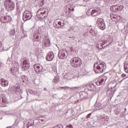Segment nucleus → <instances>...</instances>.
<instances>
[{"label":"nucleus","mask_w":128,"mask_h":128,"mask_svg":"<svg viewBox=\"0 0 128 128\" xmlns=\"http://www.w3.org/2000/svg\"><path fill=\"white\" fill-rule=\"evenodd\" d=\"M66 16H68V18H71V16H72V12H70V11H69L68 12H66Z\"/></svg>","instance_id":"obj_28"},{"label":"nucleus","mask_w":128,"mask_h":128,"mask_svg":"<svg viewBox=\"0 0 128 128\" xmlns=\"http://www.w3.org/2000/svg\"><path fill=\"white\" fill-rule=\"evenodd\" d=\"M70 38H72V37H70Z\"/></svg>","instance_id":"obj_47"},{"label":"nucleus","mask_w":128,"mask_h":128,"mask_svg":"<svg viewBox=\"0 0 128 128\" xmlns=\"http://www.w3.org/2000/svg\"><path fill=\"white\" fill-rule=\"evenodd\" d=\"M68 10H70V8H68Z\"/></svg>","instance_id":"obj_45"},{"label":"nucleus","mask_w":128,"mask_h":128,"mask_svg":"<svg viewBox=\"0 0 128 128\" xmlns=\"http://www.w3.org/2000/svg\"><path fill=\"white\" fill-rule=\"evenodd\" d=\"M42 4H44V0H42Z\"/></svg>","instance_id":"obj_44"},{"label":"nucleus","mask_w":128,"mask_h":128,"mask_svg":"<svg viewBox=\"0 0 128 128\" xmlns=\"http://www.w3.org/2000/svg\"><path fill=\"white\" fill-rule=\"evenodd\" d=\"M27 32H28L26 31L23 32L24 34L22 36V38H28V34H26Z\"/></svg>","instance_id":"obj_29"},{"label":"nucleus","mask_w":128,"mask_h":128,"mask_svg":"<svg viewBox=\"0 0 128 128\" xmlns=\"http://www.w3.org/2000/svg\"><path fill=\"white\" fill-rule=\"evenodd\" d=\"M3 22H12V17L10 16H3L0 18Z\"/></svg>","instance_id":"obj_14"},{"label":"nucleus","mask_w":128,"mask_h":128,"mask_svg":"<svg viewBox=\"0 0 128 128\" xmlns=\"http://www.w3.org/2000/svg\"><path fill=\"white\" fill-rule=\"evenodd\" d=\"M122 8H124V6L120 5L119 6V10H122Z\"/></svg>","instance_id":"obj_35"},{"label":"nucleus","mask_w":128,"mask_h":128,"mask_svg":"<svg viewBox=\"0 0 128 128\" xmlns=\"http://www.w3.org/2000/svg\"><path fill=\"white\" fill-rule=\"evenodd\" d=\"M43 44L44 46L48 48V46H50V40L48 38H46L44 40Z\"/></svg>","instance_id":"obj_20"},{"label":"nucleus","mask_w":128,"mask_h":128,"mask_svg":"<svg viewBox=\"0 0 128 128\" xmlns=\"http://www.w3.org/2000/svg\"><path fill=\"white\" fill-rule=\"evenodd\" d=\"M92 113H90V114H88V116L86 117V118L87 120H88V118H90V116H92Z\"/></svg>","instance_id":"obj_33"},{"label":"nucleus","mask_w":128,"mask_h":128,"mask_svg":"<svg viewBox=\"0 0 128 128\" xmlns=\"http://www.w3.org/2000/svg\"><path fill=\"white\" fill-rule=\"evenodd\" d=\"M54 52L50 51L48 54V55L46 57V60L48 62H50L51 60H54Z\"/></svg>","instance_id":"obj_11"},{"label":"nucleus","mask_w":128,"mask_h":128,"mask_svg":"<svg viewBox=\"0 0 128 128\" xmlns=\"http://www.w3.org/2000/svg\"><path fill=\"white\" fill-rule=\"evenodd\" d=\"M114 40V38H112V36H105L104 40H103L104 42H109L110 44H112Z\"/></svg>","instance_id":"obj_16"},{"label":"nucleus","mask_w":128,"mask_h":128,"mask_svg":"<svg viewBox=\"0 0 128 128\" xmlns=\"http://www.w3.org/2000/svg\"><path fill=\"white\" fill-rule=\"evenodd\" d=\"M39 38H40V36H36L35 40H36V42H38V40H40Z\"/></svg>","instance_id":"obj_34"},{"label":"nucleus","mask_w":128,"mask_h":128,"mask_svg":"<svg viewBox=\"0 0 128 128\" xmlns=\"http://www.w3.org/2000/svg\"><path fill=\"white\" fill-rule=\"evenodd\" d=\"M94 71L96 74H102L104 70L106 68V63L102 60H98L94 65Z\"/></svg>","instance_id":"obj_1"},{"label":"nucleus","mask_w":128,"mask_h":128,"mask_svg":"<svg viewBox=\"0 0 128 128\" xmlns=\"http://www.w3.org/2000/svg\"><path fill=\"white\" fill-rule=\"evenodd\" d=\"M100 10L98 9H93L91 11V15L92 16H100Z\"/></svg>","instance_id":"obj_18"},{"label":"nucleus","mask_w":128,"mask_h":128,"mask_svg":"<svg viewBox=\"0 0 128 128\" xmlns=\"http://www.w3.org/2000/svg\"><path fill=\"white\" fill-rule=\"evenodd\" d=\"M2 102H4V104H6V100H4V98L2 99Z\"/></svg>","instance_id":"obj_38"},{"label":"nucleus","mask_w":128,"mask_h":128,"mask_svg":"<svg viewBox=\"0 0 128 128\" xmlns=\"http://www.w3.org/2000/svg\"><path fill=\"white\" fill-rule=\"evenodd\" d=\"M4 6L6 7V10H14V8H16L14 2L10 0H7L5 2Z\"/></svg>","instance_id":"obj_4"},{"label":"nucleus","mask_w":128,"mask_h":128,"mask_svg":"<svg viewBox=\"0 0 128 128\" xmlns=\"http://www.w3.org/2000/svg\"><path fill=\"white\" fill-rule=\"evenodd\" d=\"M10 34H11V36H14V34H16V30H12L10 32Z\"/></svg>","instance_id":"obj_31"},{"label":"nucleus","mask_w":128,"mask_h":128,"mask_svg":"<svg viewBox=\"0 0 128 128\" xmlns=\"http://www.w3.org/2000/svg\"><path fill=\"white\" fill-rule=\"evenodd\" d=\"M106 94L108 98H112L114 96V94H112V89H109L106 92Z\"/></svg>","instance_id":"obj_22"},{"label":"nucleus","mask_w":128,"mask_h":128,"mask_svg":"<svg viewBox=\"0 0 128 128\" xmlns=\"http://www.w3.org/2000/svg\"><path fill=\"white\" fill-rule=\"evenodd\" d=\"M62 88H64V87H62Z\"/></svg>","instance_id":"obj_48"},{"label":"nucleus","mask_w":128,"mask_h":128,"mask_svg":"<svg viewBox=\"0 0 128 128\" xmlns=\"http://www.w3.org/2000/svg\"><path fill=\"white\" fill-rule=\"evenodd\" d=\"M88 86L90 90H96V86L93 84H89Z\"/></svg>","instance_id":"obj_23"},{"label":"nucleus","mask_w":128,"mask_h":128,"mask_svg":"<svg viewBox=\"0 0 128 128\" xmlns=\"http://www.w3.org/2000/svg\"><path fill=\"white\" fill-rule=\"evenodd\" d=\"M106 44V42H104V40H100L98 44H96V48L98 50H102L104 48L102 46H104Z\"/></svg>","instance_id":"obj_15"},{"label":"nucleus","mask_w":128,"mask_h":128,"mask_svg":"<svg viewBox=\"0 0 128 128\" xmlns=\"http://www.w3.org/2000/svg\"><path fill=\"white\" fill-rule=\"evenodd\" d=\"M125 110H126V108H125Z\"/></svg>","instance_id":"obj_46"},{"label":"nucleus","mask_w":128,"mask_h":128,"mask_svg":"<svg viewBox=\"0 0 128 128\" xmlns=\"http://www.w3.org/2000/svg\"><path fill=\"white\" fill-rule=\"evenodd\" d=\"M96 106L98 107V106H102V104H100V103H98L96 102L95 104Z\"/></svg>","instance_id":"obj_32"},{"label":"nucleus","mask_w":128,"mask_h":128,"mask_svg":"<svg viewBox=\"0 0 128 128\" xmlns=\"http://www.w3.org/2000/svg\"><path fill=\"white\" fill-rule=\"evenodd\" d=\"M14 90L16 92H20L21 90L20 86H17L15 88Z\"/></svg>","instance_id":"obj_30"},{"label":"nucleus","mask_w":128,"mask_h":128,"mask_svg":"<svg viewBox=\"0 0 128 128\" xmlns=\"http://www.w3.org/2000/svg\"><path fill=\"white\" fill-rule=\"evenodd\" d=\"M39 120L40 122H46V120H48V119L46 118V116H40Z\"/></svg>","instance_id":"obj_26"},{"label":"nucleus","mask_w":128,"mask_h":128,"mask_svg":"<svg viewBox=\"0 0 128 128\" xmlns=\"http://www.w3.org/2000/svg\"><path fill=\"white\" fill-rule=\"evenodd\" d=\"M34 68L35 72H37V74H40V72H42V68H40V66L34 64Z\"/></svg>","instance_id":"obj_13"},{"label":"nucleus","mask_w":128,"mask_h":128,"mask_svg":"<svg viewBox=\"0 0 128 128\" xmlns=\"http://www.w3.org/2000/svg\"><path fill=\"white\" fill-rule=\"evenodd\" d=\"M26 80V76H22L20 78V82H24Z\"/></svg>","instance_id":"obj_27"},{"label":"nucleus","mask_w":128,"mask_h":128,"mask_svg":"<svg viewBox=\"0 0 128 128\" xmlns=\"http://www.w3.org/2000/svg\"><path fill=\"white\" fill-rule=\"evenodd\" d=\"M32 13L28 11V10H25L23 13V20L24 22H26V20H30L32 18Z\"/></svg>","instance_id":"obj_7"},{"label":"nucleus","mask_w":128,"mask_h":128,"mask_svg":"<svg viewBox=\"0 0 128 128\" xmlns=\"http://www.w3.org/2000/svg\"><path fill=\"white\" fill-rule=\"evenodd\" d=\"M80 97L82 100H86L87 98H90L88 96V94L86 93V92H82L79 94Z\"/></svg>","instance_id":"obj_12"},{"label":"nucleus","mask_w":128,"mask_h":128,"mask_svg":"<svg viewBox=\"0 0 128 128\" xmlns=\"http://www.w3.org/2000/svg\"><path fill=\"white\" fill-rule=\"evenodd\" d=\"M71 10H72V12L74 11V8H72Z\"/></svg>","instance_id":"obj_41"},{"label":"nucleus","mask_w":128,"mask_h":128,"mask_svg":"<svg viewBox=\"0 0 128 128\" xmlns=\"http://www.w3.org/2000/svg\"><path fill=\"white\" fill-rule=\"evenodd\" d=\"M20 68V65H18V63L17 62H14L13 64V68H12L14 72H18V68Z\"/></svg>","instance_id":"obj_19"},{"label":"nucleus","mask_w":128,"mask_h":128,"mask_svg":"<svg viewBox=\"0 0 128 128\" xmlns=\"http://www.w3.org/2000/svg\"><path fill=\"white\" fill-rule=\"evenodd\" d=\"M0 84L2 86H4V88H6L8 86V81L2 78L0 80Z\"/></svg>","instance_id":"obj_17"},{"label":"nucleus","mask_w":128,"mask_h":128,"mask_svg":"<svg viewBox=\"0 0 128 128\" xmlns=\"http://www.w3.org/2000/svg\"><path fill=\"white\" fill-rule=\"evenodd\" d=\"M44 90H47L46 88H44Z\"/></svg>","instance_id":"obj_43"},{"label":"nucleus","mask_w":128,"mask_h":128,"mask_svg":"<svg viewBox=\"0 0 128 128\" xmlns=\"http://www.w3.org/2000/svg\"><path fill=\"white\" fill-rule=\"evenodd\" d=\"M22 66V70H28L30 68V62L28 60H24L22 63H21Z\"/></svg>","instance_id":"obj_8"},{"label":"nucleus","mask_w":128,"mask_h":128,"mask_svg":"<svg viewBox=\"0 0 128 128\" xmlns=\"http://www.w3.org/2000/svg\"><path fill=\"white\" fill-rule=\"evenodd\" d=\"M97 26H98V28L104 30L106 28V24L104 20L102 18H99L96 22Z\"/></svg>","instance_id":"obj_6"},{"label":"nucleus","mask_w":128,"mask_h":128,"mask_svg":"<svg viewBox=\"0 0 128 128\" xmlns=\"http://www.w3.org/2000/svg\"><path fill=\"white\" fill-rule=\"evenodd\" d=\"M2 47V42H0V48Z\"/></svg>","instance_id":"obj_42"},{"label":"nucleus","mask_w":128,"mask_h":128,"mask_svg":"<svg viewBox=\"0 0 128 128\" xmlns=\"http://www.w3.org/2000/svg\"><path fill=\"white\" fill-rule=\"evenodd\" d=\"M124 68L126 72H128V62H126L124 64Z\"/></svg>","instance_id":"obj_25"},{"label":"nucleus","mask_w":128,"mask_h":128,"mask_svg":"<svg viewBox=\"0 0 128 128\" xmlns=\"http://www.w3.org/2000/svg\"><path fill=\"white\" fill-rule=\"evenodd\" d=\"M48 8H40L37 12L36 16L40 20H44L48 16Z\"/></svg>","instance_id":"obj_2"},{"label":"nucleus","mask_w":128,"mask_h":128,"mask_svg":"<svg viewBox=\"0 0 128 128\" xmlns=\"http://www.w3.org/2000/svg\"><path fill=\"white\" fill-rule=\"evenodd\" d=\"M70 64L73 68H78L82 66V60L80 58H74L71 60Z\"/></svg>","instance_id":"obj_3"},{"label":"nucleus","mask_w":128,"mask_h":128,"mask_svg":"<svg viewBox=\"0 0 128 128\" xmlns=\"http://www.w3.org/2000/svg\"><path fill=\"white\" fill-rule=\"evenodd\" d=\"M121 76H122V78H124V76H126V74H122V75H121Z\"/></svg>","instance_id":"obj_37"},{"label":"nucleus","mask_w":128,"mask_h":128,"mask_svg":"<svg viewBox=\"0 0 128 128\" xmlns=\"http://www.w3.org/2000/svg\"><path fill=\"white\" fill-rule=\"evenodd\" d=\"M54 26L56 28H62L64 26V21H60V19H57L54 20Z\"/></svg>","instance_id":"obj_5"},{"label":"nucleus","mask_w":128,"mask_h":128,"mask_svg":"<svg viewBox=\"0 0 128 128\" xmlns=\"http://www.w3.org/2000/svg\"><path fill=\"white\" fill-rule=\"evenodd\" d=\"M110 16L113 22H116V20L118 18V16L114 14H111Z\"/></svg>","instance_id":"obj_24"},{"label":"nucleus","mask_w":128,"mask_h":128,"mask_svg":"<svg viewBox=\"0 0 128 128\" xmlns=\"http://www.w3.org/2000/svg\"><path fill=\"white\" fill-rule=\"evenodd\" d=\"M25 126H26V128H28L30 126H32L34 124L32 122V120H28L26 124H24Z\"/></svg>","instance_id":"obj_21"},{"label":"nucleus","mask_w":128,"mask_h":128,"mask_svg":"<svg viewBox=\"0 0 128 128\" xmlns=\"http://www.w3.org/2000/svg\"><path fill=\"white\" fill-rule=\"evenodd\" d=\"M106 80H108V76H104L101 78L98 81H97L96 82V86H102V84H104Z\"/></svg>","instance_id":"obj_9"},{"label":"nucleus","mask_w":128,"mask_h":128,"mask_svg":"<svg viewBox=\"0 0 128 128\" xmlns=\"http://www.w3.org/2000/svg\"><path fill=\"white\" fill-rule=\"evenodd\" d=\"M105 108V106H101L100 108Z\"/></svg>","instance_id":"obj_40"},{"label":"nucleus","mask_w":128,"mask_h":128,"mask_svg":"<svg viewBox=\"0 0 128 128\" xmlns=\"http://www.w3.org/2000/svg\"><path fill=\"white\" fill-rule=\"evenodd\" d=\"M72 88H73V90L76 89V88H78V87L72 88H71V90H72Z\"/></svg>","instance_id":"obj_39"},{"label":"nucleus","mask_w":128,"mask_h":128,"mask_svg":"<svg viewBox=\"0 0 128 128\" xmlns=\"http://www.w3.org/2000/svg\"><path fill=\"white\" fill-rule=\"evenodd\" d=\"M104 118H106L105 116H100V120H104Z\"/></svg>","instance_id":"obj_36"},{"label":"nucleus","mask_w":128,"mask_h":128,"mask_svg":"<svg viewBox=\"0 0 128 128\" xmlns=\"http://www.w3.org/2000/svg\"><path fill=\"white\" fill-rule=\"evenodd\" d=\"M66 50H61L58 54V56L60 60H64V58H66Z\"/></svg>","instance_id":"obj_10"}]
</instances>
